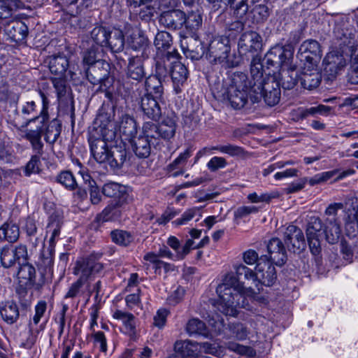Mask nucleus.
I'll return each mask as SVG.
<instances>
[{"label": "nucleus", "mask_w": 358, "mask_h": 358, "mask_svg": "<svg viewBox=\"0 0 358 358\" xmlns=\"http://www.w3.org/2000/svg\"><path fill=\"white\" fill-rule=\"evenodd\" d=\"M236 277H227L224 282L217 288L219 300L215 308L225 315L236 316L237 308L250 310V300L254 299L256 292L251 287H245L241 280H252L257 283V271L254 272L243 264L234 266Z\"/></svg>", "instance_id": "1"}, {"label": "nucleus", "mask_w": 358, "mask_h": 358, "mask_svg": "<svg viewBox=\"0 0 358 358\" xmlns=\"http://www.w3.org/2000/svg\"><path fill=\"white\" fill-rule=\"evenodd\" d=\"M263 71L261 58L254 56L250 64L251 78L243 72H234L227 80L215 84L213 93L217 99L228 101L232 108L241 109L248 101V90L253 86H261L259 82L265 78Z\"/></svg>", "instance_id": "2"}, {"label": "nucleus", "mask_w": 358, "mask_h": 358, "mask_svg": "<svg viewBox=\"0 0 358 358\" xmlns=\"http://www.w3.org/2000/svg\"><path fill=\"white\" fill-rule=\"evenodd\" d=\"M103 268V264L98 262L97 257L94 255L77 261L73 268V274L79 275L80 278L71 284L64 298L73 299L84 296L89 299L92 291L87 279L91 275L99 273Z\"/></svg>", "instance_id": "3"}, {"label": "nucleus", "mask_w": 358, "mask_h": 358, "mask_svg": "<svg viewBox=\"0 0 358 358\" xmlns=\"http://www.w3.org/2000/svg\"><path fill=\"white\" fill-rule=\"evenodd\" d=\"M110 69L108 62L98 61L87 68L86 77L92 85H100V90L107 91L113 83V78L109 76Z\"/></svg>", "instance_id": "4"}, {"label": "nucleus", "mask_w": 358, "mask_h": 358, "mask_svg": "<svg viewBox=\"0 0 358 358\" xmlns=\"http://www.w3.org/2000/svg\"><path fill=\"white\" fill-rule=\"evenodd\" d=\"M348 59L343 51L336 49L329 52L323 60L324 75L332 80L344 69Z\"/></svg>", "instance_id": "5"}, {"label": "nucleus", "mask_w": 358, "mask_h": 358, "mask_svg": "<svg viewBox=\"0 0 358 358\" xmlns=\"http://www.w3.org/2000/svg\"><path fill=\"white\" fill-rule=\"evenodd\" d=\"M322 55L320 43L313 39L303 41L299 49L298 57L303 66L308 68L317 67Z\"/></svg>", "instance_id": "6"}, {"label": "nucleus", "mask_w": 358, "mask_h": 358, "mask_svg": "<svg viewBox=\"0 0 358 358\" xmlns=\"http://www.w3.org/2000/svg\"><path fill=\"white\" fill-rule=\"evenodd\" d=\"M27 249L26 245H6L0 248V262L6 268H10L20 260L26 261L27 258Z\"/></svg>", "instance_id": "7"}, {"label": "nucleus", "mask_w": 358, "mask_h": 358, "mask_svg": "<svg viewBox=\"0 0 358 358\" xmlns=\"http://www.w3.org/2000/svg\"><path fill=\"white\" fill-rule=\"evenodd\" d=\"M230 52L229 40L227 37L218 36L210 43L207 55L211 63L222 64L225 62Z\"/></svg>", "instance_id": "8"}, {"label": "nucleus", "mask_w": 358, "mask_h": 358, "mask_svg": "<svg viewBox=\"0 0 358 358\" xmlns=\"http://www.w3.org/2000/svg\"><path fill=\"white\" fill-rule=\"evenodd\" d=\"M21 113L24 115V120L17 114L16 117L11 120L12 124L16 127H25L31 123L45 122L41 112L38 114L36 105L34 101L24 103L22 106Z\"/></svg>", "instance_id": "9"}, {"label": "nucleus", "mask_w": 358, "mask_h": 358, "mask_svg": "<svg viewBox=\"0 0 358 358\" xmlns=\"http://www.w3.org/2000/svg\"><path fill=\"white\" fill-rule=\"evenodd\" d=\"M255 269L257 271V283L255 284L257 287L259 284L265 286H271L274 284L277 278L275 268L268 261L266 255L260 257Z\"/></svg>", "instance_id": "10"}, {"label": "nucleus", "mask_w": 358, "mask_h": 358, "mask_svg": "<svg viewBox=\"0 0 358 358\" xmlns=\"http://www.w3.org/2000/svg\"><path fill=\"white\" fill-rule=\"evenodd\" d=\"M238 45L241 55L257 54L262 48V38L256 31H247L241 35Z\"/></svg>", "instance_id": "11"}, {"label": "nucleus", "mask_w": 358, "mask_h": 358, "mask_svg": "<svg viewBox=\"0 0 358 358\" xmlns=\"http://www.w3.org/2000/svg\"><path fill=\"white\" fill-rule=\"evenodd\" d=\"M284 241L291 252H300L306 247V241L303 231L294 225L287 227L284 234Z\"/></svg>", "instance_id": "12"}, {"label": "nucleus", "mask_w": 358, "mask_h": 358, "mask_svg": "<svg viewBox=\"0 0 358 358\" xmlns=\"http://www.w3.org/2000/svg\"><path fill=\"white\" fill-rule=\"evenodd\" d=\"M260 83L261 86H253L248 90V99L252 103L259 102L263 96V92H273L280 90V83L274 76H266Z\"/></svg>", "instance_id": "13"}, {"label": "nucleus", "mask_w": 358, "mask_h": 358, "mask_svg": "<svg viewBox=\"0 0 358 358\" xmlns=\"http://www.w3.org/2000/svg\"><path fill=\"white\" fill-rule=\"evenodd\" d=\"M155 96L143 94L139 101L141 110L148 119L157 121L162 115V110L158 99Z\"/></svg>", "instance_id": "14"}, {"label": "nucleus", "mask_w": 358, "mask_h": 358, "mask_svg": "<svg viewBox=\"0 0 358 358\" xmlns=\"http://www.w3.org/2000/svg\"><path fill=\"white\" fill-rule=\"evenodd\" d=\"M3 31L8 39L16 43L23 41L29 32L27 26L18 20H12L6 22Z\"/></svg>", "instance_id": "15"}, {"label": "nucleus", "mask_w": 358, "mask_h": 358, "mask_svg": "<svg viewBox=\"0 0 358 358\" xmlns=\"http://www.w3.org/2000/svg\"><path fill=\"white\" fill-rule=\"evenodd\" d=\"M181 47L186 57L192 60L200 59L205 52L203 43L194 36L182 41Z\"/></svg>", "instance_id": "16"}, {"label": "nucleus", "mask_w": 358, "mask_h": 358, "mask_svg": "<svg viewBox=\"0 0 358 358\" xmlns=\"http://www.w3.org/2000/svg\"><path fill=\"white\" fill-rule=\"evenodd\" d=\"M269 255L268 261L278 266L283 265L287 260L286 250L282 241L278 238L271 239L267 245Z\"/></svg>", "instance_id": "17"}, {"label": "nucleus", "mask_w": 358, "mask_h": 358, "mask_svg": "<svg viewBox=\"0 0 358 358\" xmlns=\"http://www.w3.org/2000/svg\"><path fill=\"white\" fill-rule=\"evenodd\" d=\"M159 22L171 29H180L185 22V13L180 10H171L162 13Z\"/></svg>", "instance_id": "18"}, {"label": "nucleus", "mask_w": 358, "mask_h": 358, "mask_svg": "<svg viewBox=\"0 0 358 358\" xmlns=\"http://www.w3.org/2000/svg\"><path fill=\"white\" fill-rule=\"evenodd\" d=\"M171 64L170 75L173 83L174 91L178 94L181 92L180 87L188 78L189 71L185 65L180 61L172 62Z\"/></svg>", "instance_id": "19"}, {"label": "nucleus", "mask_w": 358, "mask_h": 358, "mask_svg": "<svg viewBox=\"0 0 358 358\" xmlns=\"http://www.w3.org/2000/svg\"><path fill=\"white\" fill-rule=\"evenodd\" d=\"M144 59L145 58L140 57L139 55H133L129 58L126 71L127 78L140 82L145 76Z\"/></svg>", "instance_id": "20"}, {"label": "nucleus", "mask_w": 358, "mask_h": 358, "mask_svg": "<svg viewBox=\"0 0 358 358\" xmlns=\"http://www.w3.org/2000/svg\"><path fill=\"white\" fill-rule=\"evenodd\" d=\"M90 150L94 159L99 163H105L108 159L110 149L103 139L91 136L89 139Z\"/></svg>", "instance_id": "21"}, {"label": "nucleus", "mask_w": 358, "mask_h": 358, "mask_svg": "<svg viewBox=\"0 0 358 358\" xmlns=\"http://www.w3.org/2000/svg\"><path fill=\"white\" fill-rule=\"evenodd\" d=\"M36 124V129H27L24 137L29 141L34 151L38 155H41L43 148L41 137L43 133V127L45 124V122Z\"/></svg>", "instance_id": "22"}, {"label": "nucleus", "mask_w": 358, "mask_h": 358, "mask_svg": "<svg viewBox=\"0 0 358 358\" xmlns=\"http://www.w3.org/2000/svg\"><path fill=\"white\" fill-rule=\"evenodd\" d=\"M300 80L303 88L312 90L316 88L320 85L321 75L316 67L308 68L307 66H304Z\"/></svg>", "instance_id": "23"}, {"label": "nucleus", "mask_w": 358, "mask_h": 358, "mask_svg": "<svg viewBox=\"0 0 358 358\" xmlns=\"http://www.w3.org/2000/svg\"><path fill=\"white\" fill-rule=\"evenodd\" d=\"M127 152L124 145H114L110 148L108 159L106 162L113 169H119L126 162Z\"/></svg>", "instance_id": "24"}, {"label": "nucleus", "mask_w": 358, "mask_h": 358, "mask_svg": "<svg viewBox=\"0 0 358 358\" xmlns=\"http://www.w3.org/2000/svg\"><path fill=\"white\" fill-rule=\"evenodd\" d=\"M177 122L178 117L174 114L163 119L158 124L161 138L170 140L174 137L177 129Z\"/></svg>", "instance_id": "25"}, {"label": "nucleus", "mask_w": 358, "mask_h": 358, "mask_svg": "<svg viewBox=\"0 0 358 358\" xmlns=\"http://www.w3.org/2000/svg\"><path fill=\"white\" fill-rule=\"evenodd\" d=\"M199 343L189 340L177 341L174 344V350L183 357H196L199 353Z\"/></svg>", "instance_id": "26"}, {"label": "nucleus", "mask_w": 358, "mask_h": 358, "mask_svg": "<svg viewBox=\"0 0 358 358\" xmlns=\"http://www.w3.org/2000/svg\"><path fill=\"white\" fill-rule=\"evenodd\" d=\"M130 140L136 156L140 158H147L150 156L151 144H154V142H150L149 139L143 136H134Z\"/></svg>", "instance_id": "27"}, {"label": "nucleus", "mask_w": 358, "mask_h": 358, "mask_svg": "<svg viewBox=\"0 0 358 358\" xmlns=\"http://www.w3.org/2000/svg\"><path fill=\"white\" fill-rule=\"evenodd\" d=\"M0 314L2 319L10 324L16 322L20 316L18 307L12 301L0 304Z\"/></svg>", "instance_id": "28"}, {"label": "nucleus", "mask_w": 358, "mask_h": 358, "mask_svg": "<svg viewBox=\"0 0 358 358\" xmlns=\"http://www.w3.org/2000/svg\"><path fill=\"white\" fill-rule=\"evenodd\" d=\"M145 93L150 96H155L156 98H162L164 94V87L162 79L157 76L151 75L148 76L144 83Z\"/></svg>", "instance_id": "29"}, {"label": "nucleus", "mask_w": 358, "mask_h": 358, "mask_svg": "<svg viewBox=\"0 0 358 358\" xmlns=\"http://www.w3.org/2000/svg\"><path fill=\"white\" fill-rule=\"evenodd\" d=\"M102 193L108 197L114 198L115 201H121L122 204L125 203L127 197L124 187L115 182L104 185Z\"/></svg>", "instance_id": "30"}, {"label": "nucleus", "mask_w": 358, "mask_h": 358, "mask_svg": "<svg viewBox=\"0 0 358 358\" xmlns=\"http://www.w3.org/2000/svg\"><path fill=\"white\" fill-rule=\"evenodd\" d=\"M45 126L43 127V133L45 140L50 144H53L60 135L62 130V125L60 122L54 119L48 122V119L45 122Z\"/></svg>", "instance_id": "31"}, {"label": "nucleus", "mask_w": 358, "mask_h": 358, "mask_svg": "<svg viewBox=\"0 0 358 358\" xmlns=\"http://www.w3.org/2000/svg\"><path fill=\"white\" fill-rule=\"evenodd\" d=\"M48 66L52 73L62 76L66 71L69 62L64 55H54L50 57Z\"/></svg>", "instance_id": "32"}, {"label": "nucleus", "mask_w": 358, "mask_h": 358, "mask_svg": "<svg viewBox=\"0 0 358 358\" xmlns=\"http://www.w3.org/2000/svg\"><path fill=\"white\" fill-rule=\"evenodd\" d=\"M20 236L19 227L12 222H5L0 227V241H7L9 243H15Z\"/></svg>", "instance_id": "33"}, {"label": "nucleus", "mask_w": 358, "mask_h": 358, "mask_svg": "<svg viewBox=\"0 0 358 358\" xmlns=\"http://www.w3.org/2000/svg\"><path fill=\"white\" fill-rule=\"evenodd\" d=\"M20 268L17 273V278L20 282L25 285H33L35 283L36 269L29 263L19 262Z\"/></svg>", "instance_id": "34"}, {"label": "nucleus", "mask_w": 358, "mask_h": 358, "mask_svg": "<svg viewBox=\"0 0 358 358\" xmlns=\"http://www.w3.org/2000/svg\"><path fill=\"white\" fill-rule=\"evenodd\" d=\"M120 131L127 139H131L137 132L135 120L127 114L122 115L120 122Z\"/></svg>", "instance_id": "35"}, {"label": "nucleus", "mask_w": 358, "mask_h": 358, "mask_svg": "<svg viewBox=\"0 0 358 358\" xmlns=\"http://www.w3.org/2000/svg\"><path fill=\"white\" fill-rule=\"evenodd\" d=\"M324 231L326 240L330 244L337 243L341 234L340 224L336 222V219L327 220Z\"/></svg>", "instance_id": "36"}, {"label": "nucleus", "mask_w": 358, "mask_h": 358, "mask_svg": "<svg viewBox=\"0 0 358 358\" xmlns=\"http://www.w3.org/2000/svg\"><path fill=\"white\" fill-rule=\"evenodd\" d=\"M108 43L106 47L109 48L113 52H120L124 47V36L122 31L115 29L110 31V36L108 38Z\"/></svg>", "instance_id": "37"}, {"label": "nucleus", "mask_w": 358, "mask_h": 358, "mask_svg": "<svg viewBox=\"0 0 358 358\" xmlns=\"http://www.w3.org/2000/svg\"><path fill=\"white\" fill-rule=\"evenodd\" d=\"M297 78L298 75L295 71V67L291 66L282 69L280 85L285 90H291L296 85Z\"/></svg>", "instance_id": "38"}, {"label": "nucleus", "mask_w": 358, "mask_h": 358, "mask_svg": "<svg viewBox=\"0 0 358 358\" xmlns=\"http://www.w3.org/2000/svg\"><path fill=\"white\" fill-rule=\"evenodd\" d=\"M122 206L121 201L111 203L98 215L97 219L103 222L116 219L120 214L119 208Z\"/></svg>", "instance_id": "39"}, {"label": "nucleus", "mask_w": 358, "mask_h": 358, "mask_svg": "<svg viewBox=\"0 0 358 358\" xmlns=\"http://www.w3.org/2000/svg\"><path fill=\"white\" fill-rule=\"evenodd\" d=\"M110 30L105 27L98 26L94 27L91 31V38L94 43L103 48L108 43V38L110 36Z\"/></svg>", "instance_id": "40"}, {"label": "nucleus", "mask_w": 358, "mask_h": 358, "mask_svg": "<svg viewBox=\"0 0 358 358\" xmlns=\"http://www.w3.org/2000/svg\"><path fill=\"white\" fill-rule=\"evenodd\" d=\"M186 331L190 336L198 334L208 337L209 334L205 323L196 318H192L188 321L186 325Z\"/></svg>", "instance_id": "41"}, {"label": "nucleus", "mask_w": 358, "mask_h": 358, "mask_svg": "<svg viewBox=\"0 0 358 358\" xmlns=\"http://www.w3.org/2000/svg\"><path fill=\"white\" fill-rule=\"evenodd\" d=\"M307 222L306 236L320 237L323 227L321 219L317 216H310Z\"/></svg>", "instance_id": "42"}, {"label": "nucleus", "mask_w": 358, "mask_h": 358, "mask_svg": "<svg viewBox=\"0 0 358 358\" xmlns=\"http://www.w3.org/2000/svg\"><path fill=\"white\" fill-rule=\"evenodd\" d=\"M202 24V17L198 12H191L185 15V22L184 26L190 33L197 31Z\"/></svg>", "instance_id": "43"}, {"label": "nucleus", "mask_w": 358, "mask_h": 358, "mask_svg": "<svg viewBox=\"0 0 358 358\" xmlns=\"http://www.w3.org/2000/svg\"><path fill=\"white\" fill-rule=\"evenodd\" d=\"M62 224V222L59 215L52 214L50 216L47 229L48 232H50L52 234L50 238L51 244L55 242V238L59 235Z\"/></svg>", "instance_id": "44"}, {"label": "nucleus", "mask_w": 358, "mask_h": 358, "mask_svg": "<svg viewBox=\"0 0 358 358\" xmlns=\"http://www.w3.org/2000/svg\"><path fill=\"white\" fill-rule=\"evenodd\" d=\"M57 181L70 190L78 187L77 180L73 173L69 171L61 172L57 177Z\"/></svg>", "instance_id": "45"}, {"label": "nucleus", "mask_w": 358, "mask_h": 358, "mask_svg": "<svg viewBox=\"0 0 358 358\" xmlns=\"http://www.w3.org/2000/svg\"><path fill=\"white\" fill-rule=\"evenodd\" d=\"M346 234L349 236L355 237L358 234V208H353V213L348 215L345 222Z\"/></svg>", "instance_id": "46"}, {"label": "nucleus", "mask_w": 358, "mask_h": 358, "mask_svg": "<svg viewBox=\"0 0 358 358\" xmlns=\"http://www.w3.org/2000/svg\"><path fill=\"white\" fill-rule=\"evenodd\" d=\"M113 317L116 320H121L128 331L133 332L134 331L135 317L133 314L117 310L113 313Z\"/></svg>", "instance_id": "47"}, {"label": "nucleus", "mask_w": 358, "mask_h": 358, "mask_svg": "<svg viewBox=\"0 0 358 358\" xmlns=\"http://www.w3.org/2000/svg\"><path fill=\"white\" fill-rule=\"evenodd\" d=\"M143 137L149 139L150 142H153L161 138V134H159V125L151 122H147L144 123L143 126Z\"/></svg>", "instance_id": "48"}, {"label": "nucleus", "mask_w": 358, "mask_h": 358, "mask_svg": "<svg viewBox=\"0 0 358 358\" xmlns=\"http://www.w3.org/2000/svg\"><path fill=\"white\" fill-rule=\"evenodd\" d=\"M110 236L114 243L122 246H127L133 241V237L131 234L122 230L111 231Z\"/></svg>", "instance_id": "49"}, {"label": "nucleus", "mask_w": 358, "mask_h": 358, "mask_svg": "<svg viewBox=\"0 0 358 358\" xmlns=\"http://www.w3.org/2000/svg\"><path fill=\"white\" fill-rule=\"evenodd\" d=\"M129 46L133 50L140 52V57L143 58L147 57L145 55L148 48V41L143 36L138 35L131 37Z\"/></svg>", "instance_id": "50"}, {"label": "nucleus", "mask_w": 358, "mask_h": 358, "mask_svg": "<svg viewBox=\"0 0 358 358\" xmlns=\"http://www.w3.org/2000/svg\"><path fill=\"white\" fill-rule=\"evenodd\" d=\"M102 52L101 48L95 49L91 48L87 50L83 54V63L90 66L97 63L98 61H104L99 58L101 56Z\"/></svg>", "instance_id": "51"}, {"label": "nucleus", "mask_w": 358, "mask_h": 358, "mask_svg": "<svg viewBox=\"0 0 358 358\" xmlns=\"http://www.w3.org/2000/svg\"><path fill=\"white\" fill-rule=\"evenodd\" d=\"M217 150L220 152L227 154L231 157H244L247 154V152L245 151L243 148L229 143L218 145Z\"/></svg>", "instance_id": "52"}, {"label": "nucleus", "mask_w": 358, "mask_h": 358, "mask_svg": "<svg viewBox=\"0 0 358 358\" xmlns=\"http://www.w3.org/2000/svg\"><path fill=\"white\" fill-rule=\"evenodd\" d=\"M19 95L10 90L9 86L6 83L0 84V101L1 102H17Z\"/></svg>", "instance_id": "53"}, {"label": "nucleus", "mask_w": 358, "mask_h": 358, "mask_svg": "<svg viewBox=\"0 0 358 358\" xmlns=\"http://www.w3.org/2000/svg\"><path fill=\"white\" fill-rule=\"evenodd\" d=\"M54 88L57 92V99L62 100L66 98L69 88L66 85V81L62 78H54L51 79Z\"/></svg>", "instance_id": "54"}, {"label": "nucleus", "mask_w": 358, "mask_h": 358, "mask_svg": "<svg viewBox=\"0 0 358 358\" xmlns=\"http://www.w3.org/2000/svg\"><path fill=\"white\" fill-rule=\"evenodd\" d=\"M139 8L140 10L138 12V16L140 19L146 22L150 21L153 17L155 13L157 12L155 1H153L152 3Z\"/></svg>", "instance_id": "55"}, {"label": "nucleus", "mask_w": 358, "mask_h": 358, "mask_svg": "<svg viewBox=\"0 0 358 358\" xmlns=\"http://www.w3.org/2000/svg\"><path fill=\"white\" fill-rule=\"evenodd\" d=\"M172 39L171 35L168 32L158 33L155 39V45L159 50H166L170 48Z\"/></svg>", "instance_id": "56"}, {"label": "nucleus", "mask_w": 358, "mask_h": 358, "mask_svg": "<svg viewBox=\"0 0 358 358\" xmlns=\"http://www.w3.org/2000/svg\"><path fill=\"white\" fill-rule=\"evenodd\" d=\"M274 49H280L282 52V54L278 59V66L281 68V70L292 66L291 62L293 59V52L290 49L282 47H277Z\"/></svg>", "instance_id": "57"}, {"label": "nucleus", "mask_w": 358, "mask_h": 358, "mask_svg": "<svg viewBox=\"0 0 358 358\" xmlns=\"http://www.w3.org/2000/svg\"><path fill=\"white\" fill-rule=\"evenodd\" d=\"M226 348L229 350L235 352L241 355H253V350L251 348L234 342H229L226 343Z\"/></svg>", "instance_id": "58"}, {"label": "nucleus", "mask_w": 358, "mask_h": 358, "mask_svg": "<svg viewBox=\"0 0 358 358\" xmlns=\"http://www.w3.org/2000/svg\"><path fill=\"white\" fill-rule=\"evenodd\" d=\"M192 152V151L191 148L186 149L184 152L181 153L172 163L169 165V169L172 171L180 166H183L186 164L187 159L191 157Z\"/></svg>", "instance_id": "59"}, {"label": "nucleus", "mask_w": 358, "mask_h": 358, "mask_svg": "<svg viewBox=\"0 0 358 358\" xmlns=\"http://www.w3.org/2000/svg\"><path fill=\"white\" fill-rule=\"evenodd\" d=\"M227 162L222 157H213L207 163L206 166L211 172H216L217 170L224 169L227 166Z\"/></svg>", "instance_id": "60"}, {"label": "nucleus", "mask_w": 358, "mask_h": 358, "mask_svg": "<svg viewBox=\"0 0 358 358\" xmlns=\"http://www.w3.org/2000/svg\"><path fill=\"white\" fill-rule=\"evenodd\" d=\"M199 208H192L187 210L182 215V217L174 220L172 223L176 226L187 224L188 222L193 219L196 215V213L199 212Z\"/></svg>", "instance_id": "61"}, {"label": "nucleus", "mask_w": 358, "mask_h": 358, "mask_svg": "<svg viewBox=\"0 0 358 358\" xmlns=\"http://www.w3.org/2000/svg\"><path fill=\"white\" fill-rule=\"evenodd\" d=\"M199 345L203 350L206 354H210L216 357L223 355V349L222 347L217 346L215 344H212L208 342L199 343Z\"/></svg>", "instance_id": "62"}, {"label": "nucleus", "mask_w": 358, "mask_h": 358, "mask_svg": "<svg viewBox=\"0 0 358 358\" xmlns=\"http://www.w3.org/2000/svg\"><path fill=\"white\" fill-rule=\"evenodd\" d=\"M351 77L354 82L358 83V45L352 52Z\"/></svg>", "instance_id": "63"}, {"label": "nucleus", "mask_w": 358, "mask_h": 358, "mask_svg": "<svg viewBox=\"0 0 358 358\" xmlns=\"http://www.w3.org/2000/svg\"><path fill=\"white\" fill-rule=\"evenodd\" d=\"M262 98L265 103L268 106H274L277 104L280 98V90H275L273 92H263Z\"/></svg>", "instance_id": "64"}]
</instances>
